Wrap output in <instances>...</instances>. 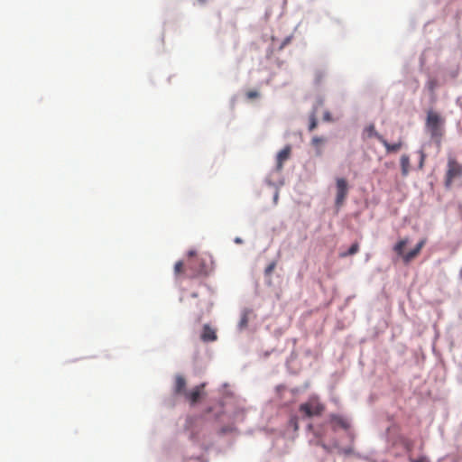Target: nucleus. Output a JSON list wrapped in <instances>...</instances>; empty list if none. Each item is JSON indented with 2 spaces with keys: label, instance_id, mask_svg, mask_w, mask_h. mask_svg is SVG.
<instances>
[{
  "label": "nucleus",
  "instance_id": "nucleus-21",
  "mask_svg": "<svg viewBox=\"0 0 462 462\" xmlns=\"http://www.w3.org/2000/svg\"><path fill=\"white\" fill-rule=\"evenodd\" d=\"M259 96L258 92L255 91V90H251V91H248L246 93V97L249 98V99H253V98H255Z\"/></svg>",
  "mask_w": 462,
  "mask_h": 462
},
{
  "label": "nucleus",
  "instance_id": "nucleus-9",
  "mask_svg": "<svg viewBox=\"0 0 462 462\" xmlns=\"http://www.w3.org/2000/svg\"><path fill=\"white\" fill-rule=\"evenodd\" d=\"M186 385L187 382L185 378L180 374L176 375L174 383V393L177 395L184 396L185 393H187Z\"/></svg>",
  "mask_w": 462,
  "mask_h": 462
},
{
  "label": "nucleus",
  "instance_id": "nucleus-4",
  "mask_svg": "<svg viewBox=\"0 0 462 462\" xmlns=\"http://www.w3.org/2000/svg\"><path fill=\"white\" fill-rule=\"evenodd\" d=\"M299 410L306 417L319 416L325 411V405L320 402L319 397L311 396L306 402L300 405Z\"/></svg>",
  "mask_w": 462,
  "mask_h": 462
},
{
  "label": "nucleus",
  "instance_id": "nucleus-24",
  "mask_svg": "<svg viewBox=\"0 0 462 462\" xmlns=\"http://www.w3.org/2000/svg\"><path fill=\"white\" fill-rule=\"evenodd\" d=\"M420 168H422L423 167V163H424V160H425V154L422 151L420 152Z\"/></svg>",
  "mask_w": 462,
  "mask_h": 462
},
{
  "label": "nucleus",
  "instance_id": "nucleus-1",
  "mask_svg": "<svg viewBox=\"0 0 462 462\" xmlns=\"http://www.w3.org/2000/svg\"><path fill=\"white\" fill-rule=\"evenodd\" d=\"M444 120L441 116L434 112L429 111L426 118V128L430 134V137L439 144L441 142V138L444 134L443 128Z\"/></svg>",
  "mask_w": 462,
  "mask_h": 462
},
{
  "label": "nucleus",
  "instance_id": "nucleus-13",
  "mask_svg": "<svg viewBox=\"0 0 462 462\" xmlns=\"http://www.w3.org/2000/svg\"><path fill=\"white\" fill-rule=\"evenodd\" d=\"M327 139L323 136H313L311 139V145L316 150V155L320 156L322 154L321 145L326 143Z\"/></svg>",
  "mask_w": 462,
  "mask_h": 462
},
{
  "label": "nucleus",
  "instance_id": "nucleus-15",
  "mask_svg": "<svg viewBox=\"0 0 462 462\" xmlns=\"http://www.w3.org/2000/svg\"><path fill=\"white\" fill-rule=\"evenodd\" d=\"M364 134L368 137V138H371V137H375L379 142H380V137H383V135H381L380 134H378L376 131H375V127L374 125L372 124V125H369L368 126H366L364 130Z\"/></svg>",
  "mask_w": 462,
  "mask_h": 462
},
{
  "label": "nucleus",
  "instance_id": "nucleus-2",
  "mask_svg": "<svg viewBox=\"0 0 462 462\" xmlns=\"http://www.w3.org/2000/svg\"><path fill=\"white\" fill-rule=\"evenodd\" d=\"M408 244V239H402L400 240L393 247L394 252L402 256L404 263H409L411 262L421 251L422 247L426 244L425 239H421L415 246L414 249L411 250L410 252L404 254L403 250L406 245Z\"/></svg>",
  "mask_w": 462,
  "mask_h": 462
},
{
  "label": "nucleus",
  "instance_id": "nucleus-10",
  "mask_svg": "<svg viewBox=\"0 0 462 462\" xmlns=\"http://www.w3.org/2000/svg\"><path fill=\"white\" fill-rule=\"evenodd\" d=\"M329 418L334 429L338 427L344 430H347L349 428V423L344 417L337 414H331Z\"/></svg>",
  "mask_w": 462,
  "mask_h": 462
},
{
  "label": "nucleus",
  "instance_id": "nucleus-14",
  "mask_svg": "<svg viewBox=\"0 0 462 462\" xmlns=\"http://www.w3.org/2000/svg\"><path fill=\"white\" fill-rule=\"evenodd\" d=\"M401 168L402 173L403 176H406L410 171V157L407 154H402L401 156Z\"/></svg>",
  "mask_w": 462,
  "mask_h": 462
},
{
  "label": "nucleus",
  "instance_id": "nucleus-12",
  "mask_svg": "<svg viewBox=\"0 0 462 462\" xmlns=\"http://www.w3.org/2000/svg\"><path fill=\"white\" fill-rule=\"evenodd\" d=\"M380 143L385 147L387 152H396L403 145L401 139L397 143H390L384 137H380Z\"/></svg>",
  "mask_w": 462,
  "mask_h": 462
},
{
  "label": "nucleus",
  "instance_id": "nucleus-23",
  "mask_svg": "<svg viewBox=\"0 0 462 462\" xmlns=\"http://www.w3.org/2000/svg\"><path fill=\"white\" fill-rule=\"evenodd\" d=\"M411 462H430L426 457H420L418 459H411Z\"/></svg>",
  "mask_w": 462,
  "mask_h": 462
},
{
  "label": "nucleus",
  "instance_id": "nucleus-11",
  "mask_svg": "<svg viewBox=\"0 0 462 462\" xmlns=\"http://www.w3.org/2000/svg\"><path fill=\"white\" fill-rule=\"evenodd\" d=\"M200 338L204 342H213L217 340V337L215 329L208 325H204Z\"/></svg>",
  "mask_w": 462,
  "mask_h": 462
},
{
  "label": "nucleus",
  "instance_id": "nucleus-25",
  "mask_svg": "<svg viewBox=\"0 0 462 462\" xmlns=\"http://www.w3.org/2000/svg\"><path fill=\"white\" fill-rule=\"evenodd\" d=\"M323 119H324L325 121H328V122H329V121H331V120H332V118H331V115H330V113H329L328 111H327V112H325V113H324V115H323Z\"/></svg>",
  "mask_w": 462,
  "mask_h": 462
},
{
  "label": "nucleus",
  "instance_id": "nucleus-20",
  "mask_svg": "<svg viewBox=\"0 0 462 462\" xmlns=\"http://www.w3.org/2000/svg\"><path fill=\"white\" fill-rule=\"evenodd\" d=\"M184 272V264L181 261H179L174 265V273L176 275L180 274Z\"/></svg>",
  "mask_w": 462,
  "mask_h": 462
},
{
  "label": "nucleus",
  "instance_id": "nucleus-7",
  "mask_svg": "<svg viewBox=\"0 0 462 462\" xmlns=\"http://www.w3.org/2000/svg\"><path fill=\"white\" fill-rule=\"evenodd\" d=\"M205 387V383H201L200 385L196 386L190 392L185 393L184 397L190 402V404L197 403L203 393V389Z\"/></svg>",
  "mask_w": 462,
  "mask_h": 462
},
{
  "label": "nucleus",
  "instance_id": "nucleus-26",
  "mask_svg": "<svg viewBox=\"0 0 462 462\" xmlns=\"http://www.w3.org/2000/svg\"><path fill=\"white\" fill-rule=\"evenodd\" d=\"M291 41V38L288 37L284 40V42H282V46H281V49H282L289 42Z\"/></svg>",
  "mask_w": 462,
  "mask_h": 462
},
{
  "label": "nucleus",
  "instance_id": "nucleus-5",
  "mask_svg": "<svg viewBox=\"0 0 462 462\" xmlns=\"http://www.w3.org/2000/svg\"><path fill=\"white\" fill-rule=\"evenodd\" d=\"M462 176V165L456 160L449 159L448 162V171L446 172L445 186L450 188L453 181Z\"/></svg>",
  "mask_w": 462,
  "mask_h": 462
},
{
  "label": "nucleus",
  "instance_id": "nucleus-19",
  "mask_svg": "<svg viewBox=\"0 0 462 462\" xmlns=\"http://www.w3.org/2000/svg\"><path fill=\"white\" fill-rule=\"evenodd\" d=\"M318 125V121L315 113H312L310 116L309 131L312 132Z\"/></svg>",
  "mask_w": 462,
  "mask_h": 462
},
{
  "label": "nucleus",
  "instance_id": "nucleus-16",
  "mask_svg": "<svg viewBox=\"0 0 462 462\" xmlns=\"http://www.w3.org/2000/svg\"><path fill=\"white\" fill-rule=\"evenodd\" d=\"M359 251V244L357 242L354 243L346 252H342L339 254V257L345 258L349 255L356 254Z\"/></svg>",
  "mask_w": 462,
  "mask_h": 462
},
{
  "label": "nucleus",
  "instance_id": "nucleus-18",
  "mask_svg": "<svg viewBox=\"0 0 462 462\" xmlns=\"http://www.w3.org/2000/svg\"><path fill=\"white\" fill-rule=\"evenodd\" d=\"M426 87L431 94H434L435 89L438 88V80L436 79H430L426 83Z\"/></svg>",
  "mask_w": 462,
  "mask_h": 462
},
{
  "label": "nucleus",
  "instance_id": "nucleus-22",
  "mask_svg": "<svg viewBox=\"0 0 462 462\" xmlns=\"http://www.w3.org/2000/svg\"><path fill=\"white\" fill-rule=\"evenodd\" d=\"M274 267H275V263H273L269 264L265 269V273L270 274L273 271Z\"/></svg>",
  "mask_w": 462,
  "mask_h": 462
},
{
  "label": "nucleus",
  "instance_id": "nucleus-3",
  "mask_svg": "<svg viewBox=\"0 0 462 462\" xmlns=\"http://www.w3.org/2000/svg\"><path fill=\"white\" fill-rule=\"evenodd\" d=\"M188 255L187 270L190 272L189 276L194 277L200 274H206L208 267L204 259L199 257L195 251H189Z\"/></svg>",
  "mask_w": 462,
  "mask_h": 462
},
{
  "label": "nucleus",
  "instance_id": "nucleus-17",
  "mask_svg": "<svg viewBox=\"0 0 462 462\" xmlns=\"http://www.w3.org/2000/svg\"><path fill=\"white\" fill-rule=\"evenodd\" d=\"M250 310H245L243 311L242 313V316H241V319H240V321L238 323V327L240 329H244L247 327L248 325V321H249V314H250Z\"/></svg>",
  "mask_w": 462,
  "mask_h": 462
},
{
  "label": "nucleus",
  "instance_id": "nucleus-6",
  "mask_svg": "<svg viewBox=\"0 0 462 462\" xmlns=\"http://www.w3.org/2000/svg\"><path fill=\"white\" fill-rule=\"evenodd\" d=\"M336 188L337 196L335 204L337 208H340L344 204L348 193L347 181L343 178H337L336 181Z\"/></svg>",
  "mask_w": 462,
  "mask_h": 462
},
{
  "label": "nucleus",
  "instance_id": "nucleus-8",
  "mask_svg": "<svg viewBox=\"0 0 462 462\" xmlns=\"http://www.w3.org/2000/svg\"><path fill=\"white\" fill-rule=\"evenodd\" d=\"M291 152V148L290 145L285 146L282 150H281L278 152V154L276 156V170L278 171H282V169L283 167V162H286L290 158Z\"/></svg>",
  "mask_w": 462,
  "mask_h": 462
}]
</instances>
